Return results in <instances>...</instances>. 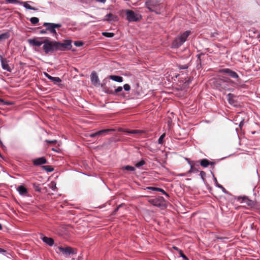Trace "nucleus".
<instances>
[{"instance_id":"1","label":"nucleus","mask_w":260,"mask_h":260,"mask_svg":"<svg viewBox=\"0 0 260 260\" xmlns=\"http://www.w3.org/2000/svg\"><path fill=\"white\" fill-rule=\"evenodd\" d=\"M191 34L190 30H186L178 36L172 43L173 48H178L182 45L186 40L188 37Z\"/></svg>"},{"instance_id":"2","label":"nucleus","mask_w":260,"mask_h":260,"mask_svg":"<svg viewBox=\"0 0 260 260\" xmlns=\"http://www.w3.org/2000/svg\"><path fill=\"white\" fill-rule=\"evenodd\" d=\"M43 48L46 54L49 52H53L54 50H56V41H50L46 39L43 41Z\"/></svg>"},{"instance_id":"3","label":"nucleus","mask_w":260,"mask_h":260,"mask_svg":"<svg viewBox=\"0 0 260 260\" xmlns=\"http://www.w3.org/2000/svg\"><path fill=\"white\" fill-rule=\"evenodd\" d=\"M124 12L126 15V19L129 22L137 21L140 20L142 16L141 15L137 13H135L132 10H125Z\"/></svg>"},{"instance_id":"4","label":"nucleus","mask_w":260,"mask_h":260,"mask_svg":"<svg viewBox=\"0 0 260 260\" xmlns=\"http://www.w3.org/2000/svg\"><path fill=\"white\" fill-rule=\"evenodd\" d=\"M71 43V40H66L63 43L56 41V50L62 51L70 50L72 46Z\"/></svg>"},{"instance_id":"5","label":"nucleus","mask_w":260,"mask_h":260,"mask_svg":"<svg viewBox=\"0 0 260 260\" xmlns=\"http://www.w3.org/2000/svg\"><path fill=\"white\" fill-rule=\"evenodd\" d=\"M43 25L46 27L47 30L49 31L50 33L55 36L57 35L55 28H59L61 26L60 24L46 22L44 23Z\"/></svg>"},{"instance_id":"6","label":"nucleus","mask_w":260,"mask_h":260,"mask_svg":"<svg viewBox=\"0 0 260 260\" xmlns=\"http://www.w3.org/2000/svg\"><path fill=\"white\" fill-rule=\"evenodd\" d=\"M219 72L220 73L228 74L231 77L233 78L237 79V78H239L238 75L235 72H234L229 69H223L220 70L219 71Z\"/></svg>"},{"instance_id":"7","label":"nucleus","mask_w":260,"mask_h":260,"mask_svg":"<svg viewBox=\"0 0 260 260\" xmlns=\"http://www.w3.org/2000/svg\"><path fill=\"white\" fill-rule=\"evenodd\" d=\"M0 60L3 69L8 72H11L12 69L8 64V61L6 59L4 58L1 55Z\"/></svg>"},{"instance_id":"8","label":"nucleus","mask_w":260,"mask_h":260,"mask_svg":"<svg viewBox=\"0 0 260 260\" xmlns=\"http://www.w3.org/2000/svg\"><path fill=\"white\" fill-rule=\"evenodd\" d=\"M58 249L60 252H62L63 254L66 255H69L74 253L73 249L70 247H67L66 248L58 247Z\"/></svg>"},{"instance_id":"9","label":"nucleus","mask_w":260,"mask_h":260,"mask_svg":"<svg viewBox=\"0 0 260 260\" xmlns=\"http://www.w3.org/2000/svg\"><path fill=\"white\" fill-rule=\"evenodd\" d=\"M91 81L95 86H99L100 85L99 77L96 73L94 72H92L91 74Z\"/></svg>"},{"instance_id":"10","label":"nucleus","mask_w":260,"mask_h":260,"mask_svg":"<svg viewBox=\"0 0 260 260\" xmlns=\"http://www.w3.org/2000/svg\"><path fill=\"white\" fill-rule=\"evenodd\" d=\"M27 41L30 45L33 46L40 47L43 44V42L40 41L36 39H29Z\"/></svg>"},{"instance_id":"11","label":"nucleus","mask_w":260,"mask_h":260,"mask_svg":"<svg viewBox=\"0 0 260 260\" xmlns=\"http://www.w3.org/2000/svg\"><path fill=\"white\" fill-rule=\"evenodd\" d=\"M114 131V129H103V130L98 131V132H97L96 133H94L90 134H89L88 136L91 137V138H93V137H95L98 136L102 135L103 134H104V133H105L106 132H109V131Z\"/></svg>"},{"instance_id":"12","label":"nucleus","mask_w":260,"mask_h":260,"mask_svg":"<svg viewBox=\"0 0 260 260\" xmlns=\"http://www.w3.org/2000/svg\"><path fill=\"white\" fill-rule=\"evenodd\" d=\"M46 159L43 157H39L33 160V164L34 165H41L46 163Z\"/></svg>"},{"instance_id":"13","label":"nucleus","mask_w":260,"mask_h":260,"mask_svg":"<svg viewBox=\"0 0 260 260\" xmlns=\"http://www.w3.org/2000/svg\"><path fill=\"white\" fill-rule=\"evenodd\" d=\"M117 20V18L116 16L113 15L111 13H109V14H107L106 15L105 18L104 19V21H116Z\"/></svg>"},{"instance_id":"14","label":"nucleus","mask_w":260,"mask_h":260,"mask_svg":"<svg viewBox=\"0 0 260 260\" xmlns=\"http://www.w3.org/2000/svg\"><path fill=\"white\" fill-rule=\"evenodd\" d=\"M42 240L44 242H45L46 244H48L49 246H52L54 244V240L51 238H49L47 237H43L42 238Z\"/></svg>"},{"instance_id":"15","label":"nucleus","mask_w":260,"mask_h":260,"mask_svg":"<svg viewBox=\"0 0 260 260\" xmlns=\"http://www.w3.org/2000/svg\"><path fill=\"white\" fill-rule=\"evenodd\" d=\"M109 78L117 82L121 83L123 81V78L121 76H116V75H110Z\"/></svg>"},{"instance_id":"16","label":"nucleus","mask_w":260,"mask_h":260,"mask_svg":"<svg viewBox=\"0 0 260 260\" xmlns=\"http://www.w3.org/2000/svg\"><path fill=\"white\" fill-rule=\"evenodd\" d=\"M147 189H150L152 190H155L157 191V192L160 191L161 192L164 194H165L166 196L168 197V194L167 193L162 189L157 187H147L146 188Z\"/></svg>"},{"instance_id":"17","label":"nucleus","mask_w":260,"mask_h":260,"mask_svg":"<svg viewBox=\"0 0 260 260\" xmlns=\"http://www.w3.org/2000/svg\"><path fill=\"white\" fill-rule=\"evenodd\" d=\"M147 189H150L152 190H155L157 191V192L160 191L161 192L164 194H165L166 196L168 197V194L167 193L162 189L157 187H147L146 188Z\"/></svg>"},{"instance_id":"18","label":"nucleus","mask_w":260,"mask_h":260,"mask_svg":"<svg viewBox=\"0 0 260 260\" xmlns=\"http://www.w3.org/2000/svg\"><path fill=\"white\" fill-rule=\"evenodd\" d=\"M17 190L21 195H25L27 192V189L22 185L18 186Z\"/></svg>"},{"instance_id":"19","label":"nucleus","mask_w":260,"mask_h":260,"mask_svg":"<svg viewBox=\"0 0 260 260\" xmlns=\"http://www.w3.org/2000/svg\"><path fill=\"white\" fill-rule=\"evenodd\" d=\"M122 90V87L121 86H119L114 91L108 89L105 91V92L109 94H115L118 92H121Z\"/></svg>"},{"instance_id":"20","label":"nucleus","mask_w":260,"mask_h":260,"mask_svg":"<svg viewBox=\"0 0 260 260\" xmlns=\"http://www.w3.org/2000/svg\"><path fill=\"white\" fill-rule=\"evenodd\" d=\"M48 79L55 84L59 83L61 81V79L58 77H52L50 76Z\"/></svg>"},{"instance_id":"21","label":"nucleus","mask_w":260,"mask_h":260,"mask_svg":"<svg viewBox=\"0 0 260 260\" xmlns=\"http://www.w3.org/2000/svg\"><path fill=\"white\" fill-rule=\"evenodd\" d=\"M20 5H22L24 7H25L27 9L29 10H36V9L33 7H32L28 3V2H21L20 3Z\"/></svg>"},{"instance_id":"22","label":"nucleus","mask_w":260,"mask_h":260,"mask_svg":"<svg viewBox=\"0 0 260 260\" xmlns=\"http://www.w3.org/2000/svg\"><path fill=\"white\" fill-rule=\"evenodd\" d=\"M149 202L150 204H151L155 206H160V203L158 202V200L156 199H150L149 200Z\"/></svg>"},{"instance_id":"23","label":"nucleus","mask_w":260,"mask_h":260,"mask_svg":"<svg viewBox=\"0 0 260 260\" xmlns=\"http://www.w3.org/2000/svg\"><path fill=\"white\" fill-rule=\"evenodd\" d=\"M227 96H228V100L230 104H234V100H233V98H234L233 94H232L231 93H229L228 94Z\"/></svg>"},{"instance_id":"24","label":"nucleus","mask_w":260,"mask_h":260,"mask_svg":"<svg viewBox=\"0 0 260 260\" xmlns=\"http://www.w3.org/2000/svg\"><path fill=\"white\" fill-rule=\"evenodd\" d=\"M209 165V162L207 159H203L201 161V165L204 167H207Z\"/></svg>"},{"instance_id":"25","label":"nucleus","mask_w":260,"mask_h":260,"mask_svg":"<svg viewBox=\"0 0 260 260\" xmlns=\"http://www.w3.org/2000/svg\"><path fill=\"white\" fill-rule=\"evenodd\" d=\"M123 170H125L128 171H135V169L134 167L130 166H126L122 168Z\"/></svg>"},{"instance_id":"26","label":"nucleus","mask_w":260,"mask_h":260,"mask_svg":"<svg viewBox=\"0 0 260 260\" xmlns=\"http://www.w3.org/2000/svg\"><path fill=\"white\" fill-rule=\"evenodd\" d=\"M126 132L133 134H139L142 133V131L139 130L126 131Z\"/></svg>"},{"instance_id":"27","label":"nucleus","mask_w":260,"mask_h":260,"mask_svg":"<svg viewBox=\"0 0 260 260\" xmlns=\"http://www.w3.org/2000/svg\"><path fill=\"white\" fill-rule=\"evenodd\" d=\"M9 37V34L7 32L3 33L0 35V40L8 39Z\"/></svg>"},{"instance_id":"28","label":"nucleus","mask_w":260,"mask_h":260,"mask_svg":"<svg viewBox=\"0 0 260 260\" xmlns=\"http://www.w3.org/2000/svg\"><path fill=\"white\" fill-rule=\"evenodd\" d=\"M102 35L108 38H111L114 36V34L112 32H104L102 33Z\"/></svg>"},{"instance_id":"29","label":"nucleus","mask_w":260,"mask_h":260,"mask_svg":"<svg viewBox=\"0 0 260 260\" xmlns=\"http://www.w3.org/2000/svg\"><path fill=\"white\" fill-rule=\"evenodd\" d=\"M165 136H166V134L165 133L160 136V137H159V138L158 140V142L159 144H162L163 143L164 139L165 138Z\"/></svg>"},{"instance_id":"30","label":"nucleus","mask_w":260,"mask_h":260,"mask_svg":"<svg viewBox=\"0 0 260 260\" xmlns=\"http://www.w3.org/2000/svg\"><path fill=\"white\" fill-rule=\"evenodd\" d=\"M30 21L31 23L35 24L39 22V19L37 17H32L30 18Z\"/></svg>"},{"instance_id":"31","label":"nucleus","mask_w":260,"mask_h":260,"mask_svg":"<svg viewBox=\"0 0 260 260\" xmlns=\"http://www.w3.org/2000/svg\"><path fill=\"white\" fill-rule=\"evenodd\" d=\"M6 2L7 3H9V4H20V3H21L20 1H19L18 0H6Z\"/></svg>"},{"instance_id":"32","label":"nucleus","mask_w":260,"mask_h":260,"mask_svg":"<svg viewBox=\"0 0 260 260\" xmlns=\"http://www.w3.org/2000/svg\"><path fill=\"white\" fill-rule=\"evenodd\" d=\"M44 169L47 170L49 172H51L53 171V169L49 166H45L43 167Z\"/></svg>"},{"instance_id":"33","label":"nucleus","mask_w":260,"mask_h":260,"mask_svg":"<svg viewBox=\"0 0 260 260\" xmlns=\"http://www.w3.org/2000/svg\"><path fill=\"white\" fill-rule=\"evenodd\" d=\"M145 164V162L144 160H141L139 162H138L136 164V166L137 167V168H139L140 167H141L142 166H143Z\"/></svg>"},{"instance_id":"34","label":"nucleus","mask_w":260,"mask_h":260,"mask_svg":"<svg viewBox=\"0 0 260 260\" xmlns=\"http://www.w3.org/2000/svg\"><path fill=\"white\" fill-rule=\"evenodd\" d=\"M49 187L51 188L52 190H55L56 188L55 183L54 182H51L49 185Z\"/></svg>"},{"instance_id":"35","label":"nucleus","mask_w":260,"mask_h":260,"mask_svg":"<svg viewBox=\"0 0 260 260\" xmlns=\"http://www.w3.org/2000/svg\"><path fill=\"white\" fill-rule=\"evenodd\" d=\"M83 43L81 41H75L74 42V45L77 47L82 46L83 45Z\"/></svg>"},{"instance_id":"36","label":"nucleus","mask_w":260,"mask_h":260,"mask_svg":"<svg viewBox=\"0 0 260 260\" xmlns=\"http://www.w3.org/2000/svg\"><path fill=\"white\" fill-rule=\"evenodd\" d=\"M123 88L125 91H129L131 89V87L129 84H125L123 86Z\"/></svg>"},{"instance_id":"37","label":"nucleus","mask_w":260,"mask_h":260,"mask_svg":"<svg viewBox=\"0 0 260 260\" xmlns=\"http://www.w3.org/2000/svg\"><path fill=\"white\" fill-rule=\"evenodd\" d=\"M200 175H201V178H202L203 179H204V177H205V175H206L204 171H201V172H200Z\"/></svg>"},{"instance_id":"38","label":"nucleus","mask_w":260,"mask_h":260,"mask_svg":"<svg viewBox=\"0 0 260 260\" xmlns=\"http://www.w3.org/2000/svg\"><path fill=\"white\" fill-rule=\"evenodd\" d=\"M217 187L221 188L224 192H225V188L221 185H217Z\"/></svg>"},{"instance_id":"39","label":"nucleus","mask_w":260,"mask_h":260,"mask_svg":"<svg viewBox=\"0 0 260 260\" xmlns=\"http://www.w3.org/2000/svg\"><path fill=\"white\" fill-rule=\"evenodd\" d=\"M179 252H180V253L181 256H182L184 259H187V257H186L185 255H184V254L182 253V251H181V250H179Z\"/></svg>"},{"instance_id":"40","label":"nucleus","mask_w":260,"mask_h":260,"mask_svg":"<svg viewBox=\"0 0 260 260\" xmlns=\"http://www.w3.org/2000/svg\"><path fill=\"white\" fill-rule=\"evenodd\" d=\"M213 177H214V180L215 182V184L216 186L217 187V185H220V184L218 183L217 179L214 176H213Z\"/></svg>"},{"instance_id":"41","label":"nucleus","mask_w":260,"mask_h":260,"mask_svg":"<svg viewBox=\"0 0 260 260\" xmlns=\"http://www.w3.org/2000/svg\"><path fill=\"white\" fill-rule=\"evenodd\" d=\"M47 142H48V143H55L56 142V140H53V141H46Z\"/></svg>"},{"instance_id":"42","label":"nucleus","mask_w":260,"mask_h":260,"mask_svg":"<svg viewBox=\"0 0 260 260\" xmlns=\"http://www.w3.org/2000/svg\"><path fill=\"white\" fill-rule=\"evenodd\" d=\"M44 75L48 79L49 77L50 76V75H49L48 73L44 72Z\"/></svg>"},{"instance_id":"43","label":"nucleus","mask_w":260,"mask_h":260,"mask_svg":"<svg viewBox=\"0 0 260 260\" xmlns=\"http://www.w3.org/2000/svg\"><path fill=\"white\" fill-rule=\"evenodd\" d=\"M97 2L105 3L106 2V0H96Z\"/></svg>"},{"instance_id":"44","label":"nucleus","mask_w":260,"mask_h":260,"mask_svg":"<svg viewBox=\"0 0 260 260\" xmlns=\"http://www.w3.org/2000/svg\"><path fill=\"white\" fill-rule=\"evenodd\" d=\"M47 31L46 30H41L40 31V34H46Z\"/></svg>"},{"instance_id":"45","label":"nucleus","mask_w":260,"mask_h":260,"mask_svg":"<svg viewBox=\"0 0 260 260\" xmlns=\"http://www.w3.org/2000/svg\"><path fill=\"white\" fill-rule=\"evenodd\" d=\"M224 82H231V81L229 79H225V80H223V79H222Z\"/></svg>"},{"instance_id":"46","label":"nucleus","mask_w":260,"mask_h":260,"mask_svg":"<svg viewBox=\"0 0 260 260\" xmlns=\"http://www.w3.org/2000/svg\"><path fill=\"white\" fill-rule=\"evenodd\" d=\"M5 252V250H4L3 249L0 248V253L4 252Z\"/></svg>"},{"instance_id":"47","label":"nucleus","mask_w":260,"mask_h":260,"mask_svg":"<svg viewBox=\"0 0 260 260\" xmlns=\"http://www.w3.org/2000/svg\"><path fill=\"white\" fill-rule=\"evenodd\" d=\"M190 172H193V167L192 166H191V169H190Z\"/></svg>"},{"instance_id":"48","label":"nucleus","mask_w":260,"mask_h":260,"mask_svg":"<svg viewBox=\"0 0 260 260\" xmlns=\"http://www.w3.org/2000/svg\"><path fill=\"white\" fill-rule=\"evenodd\" d=\"M174 248L175 250H179V251L180 250H179V249H178V248H177V247H174Z\"/></svg>"},{"instance_id":"49","label":"nucleus","mask_w":260,"mask_h":260,"mask_svg":"<svg viewBox=\"0 0 260 260\" xmlns=\"http://www.w3.org/2000/svg\"><path fill=\"white\" fill-rule=\"evenodd\" d=\"M187 66H184L183 68H182V69H187Z\"/></svg>"},{"instance_id":"50","label":"nucleus","mask_w":260,"mask_h":260,"mask_svg":"<svg viewBox=\"0 0 260 260\" xmlns=\"http://www.w3.org/2000/svg\"><path fill=\"white\" fill-rule=\"evenodd\" d=\"M36 189V190L40 191V189L38 187H37Z\"/></svg>"},{"instance_id":"51","label":"nucleus","mask_w":260,"mask_h":260,"mask_svg":"<svg viewBox=\"0 0 260 260\" xmlns=\"http://www.w3.org/2000/svg\"><path fill=\"white\" fill-rule=\"evenodd\" d=\"M2 229V226L1 224H0V230H1Z\"/></svg>"}]
</instances>
